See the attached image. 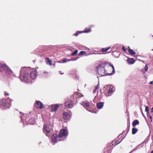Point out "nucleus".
<instances>
[{"label":"nucleus","mask_w":153,"mask_h":153,"mask_svg":"<svg viewBox=\"0 0 153 153\" xmlns=\"http://www.w3.org/2000/svg\"><path fill=\"white\" fill-rule=\"evenodd\" d=\"M37 72L35 69L30 68L23 67L21 68L19 78L22 82L31 83L37 76Z\"/></svg>","instance_id":"f257e3e1"},{"label":"nucleus","mask_w":153,"mask_h":153,"mask_svg":"<svg viewBox=\"0 0 153 153\" xmlns=\"http://www.w3.org/2000/svg\"><path fill=\"white\" fill-rule=\"evenodd\" d=\"M84 99L83 95L80 93H75L70 97L69 100L65 103V105L68 108H72L74 105Z\"/></svg>","instance_id":"f03ea898"},{"label":"nucleus","mask_w":153,"mask_h":153,"mask_svg":"<svg viewBox=\"0 0 153 153\" xmlns=\"http://www.w3.org/2000/svg\"><path fill=\"white\" fill-rule=\"evenodd\" d=\"M27 115L24 114L21 116V121L23 123L24 125H34L35 123V120L34 118L30 119L27 118Z\"/></svg>","instance_id":"7ed1b4c3"},{"label":"nucleus","mask_w":153,"mask_h":153,"mask_svg":"<svg viewBox=\"0 0 153 153\" xmlns=\"http://www.w3.org/2000/svg\"><path fill=\"white\" fill-rule=\"evenodd\" d=\"M11 105V100L9 98H7L6 100L4 99L0 100V106L2 108H9Z\"/></svg>","instance_id":"20e7f679"},{"label":"nucleus","mask_w":153,"mask_h":153,"mask_svg":"<svg viewBox=\"0 0 153 153\" xmlns=\"http://www.w3.org/2000/svg\"><path fill=\"white\" fill-rule=\"evenodd\" d=\"M0 72L8 73L10 75L13 74V73L9 67L3 62H0Z\"/></svg>","instance_id":"39448f33"},{"label":"nucleus","mask_w":153,"mask_h":153,"mask_svg":"<svg viewBox=\"0 0 153 153\" xmlns=\"http://www.w3.org/2000/svg\"><path fill=\"white\" fill-rule=\"evenodd\" d=\"M97 73L98 74L102 76H109L108 73H106L104 65L103 64H99L96 66Z\"/></svg>","instance_id":"423d86ee"},{"label":"nucleus","mask_w":153,"mask_h":153,"mask_svg":"<svg viewBox=\"0 0 153 153\" xmlns=\"http://www.w3.org/2000/svg\"><path fill=\"white\" fill-rule=\"evenodd\" d=\"M43 133L46 135L48 137L50 136L51 131V127L49 125H45L44 126L43 128Z\"/></svg>","instance_id":"0eeeda50"},{"label":"nucleus","mask_w":153,"mask_h":153,"mask_svg":"<svg viewBox=\"0 0 153 153\" xmlns=\"http://www.w3.org/2000/svg\"><path fill=\"white\" fill-rule=\"evenodd\" d=\"M68 134V130L65 129H62L60 130L58 136L59 138L62 137H67Z\"/></svg>","instance_id":"6e6552de"},{"label":"nucleus","mask_w":153,"mask_h":153,"mask_svg":"<svg viewBox=\"0 0 153 153\" xmlns=\"http://www.w3.org/2000/svg\"><path fill=\"white\" fill-rule=\"evenodd\" d=\"M43 104L40 101L36 100L34 104V105L37 109L43 108Z\"/></svg>","instance_id":"1a4fd4ad"},{"label":"nucleus","mask_w":153,"mask_h":153,"mask_svg":"<svg viewBox=\"0 0 153 153\" xmlns=\"http://www.w3.org/2000/svg\"><path fill=\"white\" fill-rule=\"evenodd\" d=\"M87 110L90 112H91L90 110L88 109V108L89 106L90 103L87 101H84L80 103Z\"/></svg>","instance_id":"9d476101"},{"label":"nucleus","mask_w":153,"mask_h":153,"mask_svg":"<svg viewBox=\"0 0 153 153\" xmlns=\"http://www.w3.org/2000/svg\"><path fill=\"white\" fill-rule=\"evenodd\" d=\"M115 91V88L114 86L110 85L109 87V89L108 91V93L109 94V96H111Z\"/></svg>","instance_id":"9b49d317"},{"label":"nucleus","mask_w":153,"mask_h":153,"mask_svg":"<svg viewBox=\"0 0 153 153\" xmlns=\"http://www.w3.org/2000/svg\"><path fill=\"white\" fill-rule=\"evenodd\" d=\"M58 136L56 134H53L52 135L51 137V140L52 142L54 144L56 143L58 141Z\"/></svg>","instance_id":"f8f14e48"},{"label":"nucleus","mask_w":153,"mask_h":153,"mask_svg":"<svg viewBox=\"0 0 153 153\" xmlns=\"http://www.w3.org/2000/svg\"><path fill=\"white\" fill-rule=\"evenodd\" d=\"M46 48L45 46H39L38 47V48L36 49L35 50V52H41L42 51L45 50V48Z\"/></svg>","instance_id":"ddd939ff"},{"label":"nucleus","mask_w":153,"mask_h":153,"mask_svg":"<svg viewBox=\"0 0 153 153\" xmlns=\"http://www.w3.org/2000/svg\"><path fill=\"white\" fill-rule=\"evenodd\" d=\"M63 117L65 120H66L70 119V116L68 113L64 112L63 114Z\"/></svg>","instance_id":"4468645a"},{"label":"nucleus","mask_w":153,"mask_h":153,"mask_svg":"<svg viewBox=\"0 0 153 153\" xmlns=\"http://www.w3.org/2000/svg\"><path fill=\"white\" fill-rule=\"evenodd\" d=\"M51 106L52 111H56L59 107V105L57 104L52 105Z\"/></svg>","instance_id":"2eb2a0df"},{"label":"nucleus","mask_w":153,"mask_h":153,"mask_svg":"<svg viewBox=\"0 0 153 153\" xmlns=\"http://www.w3.org/2000/svg\"><path fill=\"white\" fill-rule=\"evenodd\" d=\"M143 142L142 143H141L140 144L138 145L134 149H132L129 153H132V152H134V151H136L138 149L143 147Z\"/></svg>","instance_id":"dca6fc26"},{"label":"nucleus","mask_w":153,"mask_h":153,"mask_svg":"<svg viewBox=\"0 0 153 153\" xmlns=\"http://www.w3.org/2000/svg\"><path fill=\"white\" fill-rule=\"evenodd\" d=\"M104 102H100L97 103V107L99 109H101L102 108L104 105Z\"/></svg>","instance_id":"f3484780"},{"label":"nucleus","mask_w":153,"mask_h":153,"mask_svg":"<svg viewBox=\"0 0 153 153\" xmlns=\"http://www.w3.org/2000/svg\"><path fill=\"white\" fill-rule=\"evenodd\" d=\"M86 50H87V51H80L78 54L79 56H82L83 55H85L87 52H88L90 51V50L88 48H87Z\"/></svg>","instance_id":"a211bd4d"},{"label":"nucleus","mask_w":153,"mask_h":153,"mask_svg":"<svg viewBox=\"0 0 153 153\" xmlns=\"http://www.w3.org/2000/svg\"><path fill=\"white\" fill-rule=\"evenodd\" d=\"M91 27H85L84 30L82 31V33H88L91 32Z\"/></svg>","instance_id":"6ab92c4d"},{"label":"nucleus","mask_w":153,"mask_h":153,"mask_svg":"<svg viewBox=\"0 0 153 153\" xmlns=\"http://www.w3.org/2000/svg\"><path fill=\"white\" fill-rule=\"evenodd\" d=\"M127 62L129 64H132L134 63L135 61L133 59L131 58L127 59Z\"/></svg>","instance_id":"aec40b11"},{"label":"nucleus","mask_w":153,"mask_h":153,"mask_svg":"<svg viewBox=\"0 0 153 153\" xmlns=\"http://www.w3.org/2000/svg\"><path fill=\"white\" fill-rule=\"evenodd\" d=\"M112 67L113 70L112 71L111 73H109V74H108V75H109V76L113 74H114L115 73V71L113 65H111V64H109Z\"/></svg>","instance_id":"412c9836"},{"label":"nucleus","mask_w":153,"mask_h":153,"mask_svg":"<svg viewBox=\"0 0 153 153\" xmlns=\"http://www.w3.org/2000/svg\"><path fill=\"white\" fill-rule=\"evenodd\" d=\"M78 58L76 59H69L68 60L66 58H65V59H62V63H65V62H68V61H75V60H76Z\"/></svg>","instance_id":"4be33fe9"},{"label":"nucleus","mask_w":153,"mask_h":153,"mask_svg":"<svg viewBox=\"0 0 153 153\" xmlns=\"http://www.w3.org/2000/svg\"><path fill=\"white\" fill-rule=\"evenodd\" d=\"M139 122L138 120H135L132 123V126L134 127L135 126L139 124Z\"/></svg>","instance_id":"5701e85b"},{"label":"nucleus","mask_w":153,"mask_h":153,"mask_svg":"<svg viewBox=\"0 0 153 153\" xmlns=\"http://www.w3.org/2000/svg\"><path fill=\"white\" fill-rule=\"evenodd\" d=\"M46 62L47 64H49L50 65H52V62L51 60H50L48 58H46Z\"/></svg>","instance_id":"b1692460"},{"label":"nucleus","mask_w":153,"mask_h":153,"mask_svg":"<svg viewBox=\"0 0 153 153\" xmlns=\"http://www.w3.org/2000/svg\"><path fill=\"white\" fill-rule=\"evenodd\" d=\"M128 51L130 54L132 55H134L135 54V52L132 49H131L130 48L128 49Z\"/></svg>","instance_id":"393cba45"},{"label":"nucleus","mask_w":153,"mask_h":153,"mask_svg":"<svg viewBox=\"0 0 153 153\" xmlns=\"http://www.w3.org/2000/svg\"><path fill=\"white\" fill-rule=\"evenodd\" d=\"M138 129L134 127L132 128V134H135L138 131Z\"/></svg>","instance_id":"a878e982"},{"label":"nucleus","mask_w":153,"mask_h":153,"mask_svg":"<svg viewBox=\"0 0 153 153\" xmlns=\"http://www.w3.org/2000/svg\"><path fill=\"white\" fill-rule=\"evenodd\" d=\"M110 48V47H108L105 48H102L101 49V51L102 52H105L108 50Z\"/></svg>","instance_id":"bb28decb"},{"label":"nucleus","mask_w":153,"mask_h":153,"mask_svg":"<svg viewBox=\"0 0 153 153\" xmlns=\"http://www.w3.org/2000/svg\"><path fill=\"white\" fill-rule=\"evenodd\" d=\"M82 33V31H77L76 33H74V34L73 36H77L78 35L80 34V33Z\"/></svg>","instance_id":"cd10ccee"},{"label":"nucleus","mask_w":153,"mask_h":153,"mask_svg":"<svg viewBox=\"0 0 153 153\" xmlns=\"http://www.w3.org/2000/svg\"><path fill=\"white\" fill-rule=\"evenodd\" d=\"M77 50H75L74 51L71 53V55L72 56H74L78 52Z\"/></svg>","instance_id":"c85d7f7f"},{"label":"nucleus","mask_w":153,"mask_h":153,"mask_svg":"<svg viewBox=\"0 0 153 153\" xmlns=\"http://www.w3.org/2000/svg\"><path fill=\"white\" fill-rule=\"evenodd\" d=\"M145 111L147 112V114L149 113V109L148 106H145Z\"/></svg>","instance_id":"c756f323"},{"label":"nucleus","mask_w":153,"mask_h":153,"mask_svg":"<svg viewBox=\"0 0 153 153\" xmlns=\"http://www.w3.org/2000/svg\"><path fill=\"white\" fill-rule=\"evenodd\" d=\"M76 72H77L76 71L74 70L71 72V74L73 75H76Z\"/></svg>","instance_id":"7c9ffc66"},{"label":"nucleus","mask_w":153,"mask_h":153,"mask_svg":"<svg viewBox=\"0 0 153 153\" xmlns=\"http://www.w3.org/2000/svg\"><path fill=\"white\" fill-rule=\"evenodd\" d=\"M48 72H44V76L45 77H48V76H47V74H48Z\"/></svg>","instance_id":"2f4dec72"},{"label":"nucleus","mask_w":153,"mask_h":153,"mask_svg":"<svg viewBox=\"0 0 153 153\" xmlns=\"http://www.w3.org/2000/svg\"><path fill=\"white\" fill-rule=\"evenodd\" d=\"M129 129H130V125H128V131L126 133V135L128 133L129 131Z\"/></svg>","instance_id":"473e14b6"},{"label":"nucleus","mask_w":153,"mask_h":153,"mask_svg":"<svg viewBox=\"0 0 153 153\" xmlns=\"http://www.w3.org/2000/svg\"><path fill=\"white\" fill-rule=\"evenodd\" d=\"M148 67L147 65H146L145 66V69H145V71H147V70L148 69Z\"/></svg>","instance_id":"72a5a7b5"},{"label":"nucleus","mask_w":153,"mask_h":153,"mask_svg":"<svg viewBox=\"0 0 153 153\" xmlns=\"http://www.w3.org/2000/svg\"><path fill=\"white\" fill-rule=\"evenodd\" d=\"M125 137H124L120 142H116V145H117L118 144H119V143H120L122 141V140L124 139V138Z\"/></svg>","instance_id":"f704fd0d"},{"label":"nucleus","mask_w":153,"mask_h":153,"mask_svg":"<svg viewBox=\"0 0 153 153\" xmlns=\"http://www.w3.org/2000/svg\"><path fill=\"white\" fill-rule=\"evenodd\" d=\"M122 49H123V50L124 51H126V48H125V47L124 46H123Z\"/></svg>","instance_id":"c9c22d12"},{"label":"nucleus","mask_w":153,"mask_h":153,"mask_svg":"<svg viewBox=\"0 0 153 153\" xmlns=\"http://www.w3.org/2000/svg\"><path fill=\"white\" fill-rule=\"evenodd\" d=\"M140 111H141V113H142V114L143 115L144 117H145L144 115V114H143V111H142V108H141V107H140Z\"/></svg>","instance_id":"e433bc0d"},{"label":"nucleus","mask_w":153,"mask_h":153,"mask_svg":"<svg viewBox=\"0 0 153 153\" xmlns=\"http://www.w3.org/2000/svg\"><path fill=\"white\" fill-rule=\"evenodd\" d=\"M4 94L5 96H9V94L8 93H7L6 92H4Z\"/></svg>","instance_id":"4c0bfd02"},{"label":"nucleus","mask_w":153,"mask_h":153,"mask_svg":"<svg viewBox=\"0 0 153 153\" xmlns=\"http://www.w3.org/2000/svg\"><path fill=\"white\" fill-rule=\"evenodd\" d=\"M98 54L97 53H89V54H86V55H85V56H87L88 55H90V54Z\"/></svg>","instance_id":"58836bf2"},{"label":"nucleus","mask_w":153,"mask_h":153,"mask_svg":"<svg viewBox=\"0 0 153 153\" xmlns=\"http://www.w3.org/2000/svg\"><path fill=\"white\" fill-rule=\"evenodd\" d=\"M99 85V84H98V85L95 87V89L97 90L98 89V88H99V86H98Z\"/></svg>","instance_id":"ea45409f"},{"label":"nucleus","mask_w":153,"mask_h":153,"mask_svg":"<svg viewBox=\"0 0 153 153\" xmlns=\"http://www.w3.org/2000/svg\"><path fill=\"white\" fill-rule=\"evenodd\" d=\"M142 72L143 73H145L146 72V71H145V70L144 69H142Z\"/></svg>","instance_id":"a19ab883"},{"label":"nucleus","mask_w":153,"mask_h":153,"mask_svg":"<svg viewBox=\"0 0 153 153\" xmlns=\"http://www.w3.org/2000/svg\"><path fill=\"white\" fill-rule=\"evenodd\" d=\"M151 113L153 112V107L151 109Z\"/></svg>","instance_id":"79ce46f5"},{"label":"nucleus","mask_w":153,"mask_h":153,"mask_svg":"<svg viewBox=\"0 0 153 153\" xmlns=\"http://www.w3.org/2000/svg\"><path fill=\"white\" fill-rule=\"evenodd\" d=\"M149 84H153V81H150L149 82Z\"/></svg>","instance_id":"37998d69"},{"label":"nucleus","mask_w":153,"mask_h":153,"mask_svg":"<svg viewBox=\"0 0 153 153\" xmlns=\"http://www.w3.org/2000/svg\"><path fill=\"white\" fill-rule=\"evenodd\" d=\"M96 89H94V91H93V93H95V92H96Z\"/></svg>","instance_id":"c03bdc74"},{"label":"nucleus","mask_w":153,"mask_h":153,"mask_svg":"<svg viewBox=\"0 0 153 153\" xmlns=\"http://www.w3.org/2000/svg\"><path fill=\"white\" fill-rule=\"evenodd\" d=\"M117 51H114L113 53H112V54H114V53H117Z\"/></svg>","instance_id":"a18cd8bd"},{"label":"nucleus","mask_w":153,"mask_h":153,"mask_svg":"<svg viewBox=\"0 0 153 153\" xmlns=\"http://www.w3.org/2000/svg\"><path fill=\"white\" fill-rule=\"evenodd\" d=\"M75 77L77 79H78V76H77V75H76Z\"/></svg>","instance_id":"49530a36"},{"label":"nucleus","mask_w":153,"mask_h":153,"mask_svg":"<svg viewBox=\"0 0 153 153\" xmlns=\"http://www.w3.org/2000/svg\"><path fill=\"white\" fill-rule=\"evenodd\" d=\"M149 117L150 118V120H152V117L151 116H149Z\"/></svg>","instance_id":"de8ad7c7"},{"label":"nucleus","mask_w":153,"mask_h":153,"mask_svg":"<svg viewBox=\"0 0 153 153\" xmlns=\"http://www.w3.org/2000/svg\"><path fill=\"white\" fill-rule=\"evenodd\" d=\"M60 72L61 74V75H62L64 74L63 73H62L61 72V71H60Z\"/></svg>","instance_id":"09e8293b"},{"label":"nucleus","mask_w":153,"mask_h":153,"mask_svg":"<svg viewBox=\"0 0 153 153\" xmlns=\"http://www.w3.org/2000/svg\"><path fill=\"white\" fill-rule=\"evenodd\" d=\"M58 62L59 63H62V62H61V61H58Z\"/></svg>","instance_id":"8fccbe9b"},{"label":"nucleus","mask_w":153,"mask_h":153,"mask_svg":"<svg viewBox=\"0 0 153 153\" xmlns=\"http://www.w3.org/2000/svg\"><path fill=\"white\" fill-rule=\"evenodd\" d=\"M151 153H153V150H152L151 152Z\"/></svg>","instance_id":"3c124183"},{"label":"nucleus","mask_w":153,"mask_h":153,"mask_svg":"<svg viewBox=\"0 0 153 153\" xmlns=\"http://www.w3.org/2000/svg\"><path fill=\"white\" fill-rule=\"evenodd\" d=\"M129 48H130V47H129L128 46V49H129Z\"/></svg>","instance_id":"603ef678"},{"label":"nucleus","mask_w":153,"mask_h":153,"mask_svg":"<svg viewBox=\"0 0 153 153\" xmlns=\"http://www.w3.org/2000/svg\"><path fill=\"white\" fill-rule=\"evenodd\" d=\"M151 122H152V120H151Z\"/></svg>","instance_id":"864d4df0"},{"label":"nucleus","mask_w":153,"mask_h":153,"mask_svg":"<svg viewBox=\"0 0 153 153\" xmlns=\"http://www.w3.org/2000/svg\"><path fill=\"white\" fill-rule=\"evenodd\" d=\"M103 88H105V86H104Z\"/></svg>","instance_id":"5fc2aeb1"},{"label":"nucleus","mask_w":153,"mask_h":153,"mask_svg":"<svg viewBox=\"0 0 153 153\" xmlns=\"http://www.w3.org/2000/svg\"><path fill=\"white\" fill-rule=\"evenodd\" d=\"M101 89H100V92H101Z\"/></svg>","instance_id":"6e6d98bb"},{"label":"nucleus","mask_w":153,"mask_h":153,"mask_svg":"<svg viewBox=\"0 0 153 153\" xmlns=\"http://www.w3.org/2000/svg\"><path fill=\"white\" fill-rule=\"evenodd\" d=\"M152 50L153 51V49H152Z\"/></svg>","instance_id":"4d7b16f0"},{"label":"nucleus","mask_w":153,"mask_h":153,"mask_svg":"<svg viewBox=\"0 0 153 153\" xmlns=\"http://www.w3.org/2000/svg\"><path fill=\"white\" fill-rule=\"evenodd\" d=\"M152 36L153 37V36Z\"/></svg>","instance_id":"13d9d810"}]
</instances>
